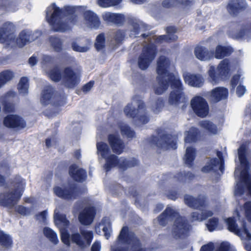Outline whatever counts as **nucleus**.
I'll return each mask as SVG.
<instances>
[{"label": "nucleus", "mask_w": 251, "mask_h": 251, "mask_svg": "<svg viewBox=\"0 0 251 251\" xmlns=\"http://www.w3.org/2000/svg\"><path fill=\"white\" fill-rule=\"evenodd\" d=\"M79 8L78 6L66 5L60 9L53 3L47 8L46 18L54 31L65 32L77 23L76 12Z\"/></svg>", "instance_id": "obj_1"}, {"label": "nucleus", "mask_w": 251, "mask_h": 251, "mask_svg": "<svg viewBox=\"0 0 251 251\" xmlns=\"http://www.w3.org/2000/svg\"><path fill=\"white\" fill-rule=\"evenodd\" d=\"M167 34L159 36L152 35L151 33H142L141 36L145 39L142 54L138 59L139 67L143 70H146L150 63L156 55V48L153 44H160L165 41L166 42L175 41L177 40V36L175 34L176 29L174 26H169L166 29Z\"/></svg>", "instance_id": "obj_2"}, {"label": "nucleus", "mask_w": 251, "mask_h": 251, "mask_svg": "<svg viewBox=\"0 0 251 251\" xmlns=\"http://www.w3.org/2000/svg\"><path fill=\"white\" fill-rule=\"evenodd\" d=\"M249 143L243 144L238 150V158L240 162L242 170L236 168L234 171L235 177L236 179V186L234 194L236 196H241L248 189L251 195V178L249 177L248 162L246 157V151Z\"/></svg>", "instance_id": "obj_3"}, {"label": "nucleus", "mask_w": 251, "mask_h": 251, "mask_svg": "<svg viewBox=\"0 0 251 251\" xmlns=\"http://www.w3.org/2000/svg\"><path fill=\"white\" fill-rule=\"evenodd\" d=\"M174 220L175 222L172 230V236L176 239L184 238L190 229V226L187 220L184 217L180 216L175 209L167 207L158 219L159 224L163 226Z\"/></svg>", "instance_id": "obj_4"}, {"label": "nucleus", "mask_w": 251, "mask_h": 251, "mask_svg": "<svg viewBox=\"0 0 251 251\" xmlns=\"http://www.w3.org/2000/svg\"><path fill=\"white\" fill-rule=\"evenodd\" d=\"M116 244L111 246V251H145L133 232L129 231L126 226L122 228Z\"/></svg>", "instance_id": "obj_5"}, {"label": "nucleus", "mask_w": 251, "mask_h": 251, "mask_svg": "<svg viewBox=\"0 0 251 251\" xmlns=\"http://www.w3.org/2000/svg\"><path fill=\"white\" fill-rule=\"evenodd\" d=\"M170 65V62L168 58L164 56L159 57L156 68L158 84L154 87V92L157 95L162 94L167 90L170 84L172 86L173 81L169 77L175 75L169 72Z\"/></svg>", "instance_id": "obj_6"}, {"label": "nucleus", "mask_w": 251, "mask_h": 251, "mask_svg": "<svg viewBox=\"0 0 251 251\" xmlns=\"http://www.w3.org/2000/svg\"><path fill=\"white\" fill-rule=\"evenodd\" d=\"M124 113L127 117L135 119V122L138 125L146 124L149 120L146 105L139 96L133 97L132 101L125 107Z\"/></svg>", "instance_id": "obj_7"}, {"label": "nucleus", "mask_w": 251, "mask_h": 251, "mask_svg": "<svg viewBox=\"0 0 251 251\" xmlns=\"http://www.w3.org/2000/svg\"><path fill=\"white\" fill-rule=\"evenodd\" d=\"M18 179L19 181L15 184L14 190L5 192L0 196V205L12 208L20 200L25 183L21 178Z\"/></svg>", "instance_id": "obj_8"}, {"label": "nucleus", "mask_w": 251, "mask_h": 251, "mask_svg": "<svg viewBox=\"0 0 251 251\" xmlns=\"http://www.w3.org/2000/svg\"><path fill=\"white\" fill-rule=\"evenodd\" d=\"M173 82L172 83L173 90L171 92L169 98L168 102L170 105L178 106L182 104V108L186 106L187 99L184 92L182 84L180 79L176 76H170L169 77Z\"/></svg>", "instance_id": "obj_9"}, {"label": "nucleus", "mask_w": 251, "mask_h": 251, "mask_svg": "<svg viewBox=\"0 0 251 251\" xmlns=\"http://www.w3.org/2000/svg\"><path fill=\"white\" fill-rule=\"evenodd\" d=\"M105 163L103 165V168L106 172H108L112 168L117 166L120 169L125 170L128 167H132L138 164V161L134 158L127 160L124 157L119 158L114 154H110L104 158Z\"/></svg>", "instance_id": "obj_10"}, {"label": "nucleus", "mask_w": 251, "mask_h": 251, "mask_svg": "<svg viewBox=\"0 0 251 251\" xmlns=\"http://www.w3.org/2000/svg\"><path fill=\"white\" fill-rule=\"evenodd\" d=\"M229 70V60L226 59L220 62L216 70L214 66H211L208 72L210 82L213 84H217L221 78L227 76Z\"/></svg>", "instance_id": "obj_11"}, {"label": "nucleus", "mask_w": 251, "mask_h": 251, "mask_svg": "<svg viewBox=\"0 0 251 251\" xmlns=\"http://www.w3.org/2000/svg\"><path fill=\"white\" fill-rule=\"evenodd\" d=\"M54 220L55 225L60 229L62 242L67 246H70V234L66 228L69 226V221L64 214H60L57 209H55L54 213Z\"/></svg>", "instance_id": "obj_12"}, {"label": "nucleus", "mask_w": 251, "mask_h": 251, "mask_svg": "<svg viewBox=\"0 0 251 251\" xmlns=\"http://www.w3.org/2000/svg\"><path fill=\"white\" fill-rule=\"evenodd\" d=\"M176 138L175 136L163 133L158 134V137H153L151 144L164 150L170 148L176 149Z\"/></svg>", "instance_id": "obj_13"}, {"label": "nucleus", "mask_w": 251, "mask_h": 251, "mask_svg": "<svg viewBox=\"0 0 251 251\" xmlns=\"http://www.w3.org/2000/svg\"><path fill=\"white\" fill-rule=\"evenodd\" d=\"M66 98L64 96L61 98L59 97L53 93V89L50 86L45 87L43 91L41 102L44 105H46L49 103L57 105H62L65 103Z\"/></svg>", "instance_id": "obj_14"}, {"label": "nucleus", "mask_w": 251, "mask_h": 251, "mask_svg": "<svg viewBox=\"0 0 251 251\" xmlns=\"http://www.w3.org/2000/svg\"><path fill=\"white\" fill-rule=\"evenodd\" d=\"M15 27L10 22L4 23L0 27V43H5L12 47L15 45L14 31Z\"/></svg>", "instance_id": "obj_15"}, {"label": "nucleus", "mask_w": 251, "mask_h": 251, "mask_svg": "<svg viewBox=\"0 0 251 251\" xmlns=\"http://www.w3.org/2000/svg\"><path fill=\"white\" fill-rule=\"evenodd\" d=\"M228 229L233 232L234 234L240 236L241 238H245L247 240H251V234L249 232L246 227L245 223L244 221H240L241 227H239L236 223L235 218H229L226 219Z\"/></svg>", "instance_id": "obj_16"}, {"label": "nucleus", "mask_w": 251, "mask_h": 251, "mask_svg": "<svg viewBox=\"0 0 251 251\" xmlns=\"http://www.w3.org/2000/svg\"><path fill=\"white\" fill-rule=\"evenodd\" d=\"M93 238V233L91 231L81 230L80 234L74 233L70 235V240L73 243L76 244L79 247L84 248L90 245Z\"/></svg>", "instance_id": "obj_17"}, {"label": "nucleus", "mask_w": 251, "mask_h": 251, "mask_svg": "<svg viewBox=\"0 0 251 251\" xmlns=\"http://www.w3.org/2000/svg\"><path fill=\"white\" fill-rule=\"evenodd\" d=\"M80 75L79 73L74 72L71 68H66L63 72L62 82L68 88H73L80 81Z\"/></svg>", "instance_id": "obj_18"}, {"label": "nucleus", "mask_w": 251, "mask_h": 251, "mask_svg": "<svg viewBox=\"0 0 251 251\" xmlns=\"http://www.w3.org/2000/svg\"><path fill=\"white\" fill-rule=\"evenodd\" d=\"M191 106L195 113L199 117H204L208 113L209 107L206 101L202 97L196 96L191 100Z\"/></svg>", "instance_id": "obj_19"}, {"label": "nucleus", "mask_w": 251, "mask_h": 251, "mask_svg": "<svg viewBox=\"0 0 251 251\" xmlns=\"http://www.w3.org/2000/svg\"><path fill=\"white\" fill-rule=\"evenodd\" d=\"M41 32L39 31H32L25 29L22 30L19 34V37L16 39L15 44L20 48L23 47L26 44L33 42L40 37Z\"/></svg>", "instance_id": "obj_20"}, {"label": "nucleus", "mask_w": 251, "mask_h": 251, "mask_svg": "<svg viewBox=\"0 0 251 251\" xmlns=\"http://www.w3.org/2000/svg\"><path fill=\"white\" fill-rule=\"evenodd\" d=\"M53 190L56 196L65 200H75L77 196L76 190L72 186H55Z\"/></svg>", "instance_id": "obj_21"}, {"label": "nucleus", "mask_w": 251, "mask_h": 251, "mask_svg": "<svg viewBox=\"0 0 251 251\" xmlns=\"http://www.w3.org/2000/svg\"><path fill=\"white\" fill-rule=\"evenodd\" d=\"M184 203L189 207L201 210L206 205V198L204 195H200L197 198L186 195L184 197Z\"/></svg>", "instance_id": "obj_22"}, {"label": "nucleus", "mask_w": 251, "mask_h": 251, "mask_svg": "<svg viewBox=\"0 0 251 251\" xmlns=\"http://www.w3.org/2000/svg\"><path fill=\"white\" fill-rule=\"evenodd\" d=\"M217 158L211 160L208 165L202 168L201 171L203 172L208 173L211 171L217 172L218 170H220L222 174L223 173L224 167L222 153L221 151H217Z\"/></svg>", "instance_id": "obj_23"}, {"label": "nucleus", "mask_w": 251, "mask_h": 251, "mask_svg": "<svg viewBox=\"0 0 251 251\" xmlns=\"http://www.w3.org/2000/svg\"><path fill=\"white\" fill-rule=\"evenodd\" d=\"M84 24L90 29H98L101 25L99 16L91 10H86L83 13Z\"/></svg>", "instance_id": "obj_24"}, {"label": "nucleus", "mask_w": 251, "mask_h": 251, "mask_svg": "<svg viewBox=\"0 0 251 251\" xmlns=\"http://www.w3.org/2000/svg\"><path fill=\"white\" fill-rule=\"evenodd\" d=\"M129 36L136 37L140 33L145 32L147 26L140 20L136 18H131L128 20Z\"/></svg>", "instance_id": "obj_25"}, {"label": "nucleus", "mask_w": 251, "mask_h": 251, "mask_svg": "<svg viewBox=\"0 0 251 251\" xmlns=\"http://www.w3.org/2000/svg\"><path fill=\"white\" fill-rule=\"evenodd\" d=\"M4 125L9 128L21 129L25 126V121L17 115H8L3 120Z\"/></svg>", "instance_id": "obj_26"}, {"label": "nucleus", "mask_w": 251, "mask_h": 251, "mask_svg": "<svg viewBox=\"0 0 251 251\" xmlns=\"http://www.w3.org/2000/svg\"><path fill=\"white\" fill-rule=\"evenodd\" d=\"M246 8V3L244 0H230L226 6L228 12L231 15H236Z\"/></svg>", "instance_id": "obj_27"}, {"label": "nucleus", "mask_w": 251, "mask_h": 251, "mask_svg": "<svg viewBox=\"0 0 251 251\" xmlns=\"http://www.w3.org/2000/svg\"><path fill=\"white\" fill-rule=\"evenodd\" d=\"M95 210L93 207H86L81 211L79 215L78 219L80 222L84 225H90L95 216Z\"/></svg>", "instance_id": "obj_28"}, {"label": "nucleus", "mask_w": 251, "mask_h": 251, "mask_svg": "<svg viewBox=\"0 0 251 251\" xmlns=\"http://www.w3.org/2000/svg\"><path fill=\"white\" fill-rule=\"evenodd\" d=\"M108 141L114 152L120 154L123 151L124 143L118 135H109Z\"/></svg>", "instance_id": "obj_29"}, {"label": "nucleus", "mask_w": 251, "mask_h": 251, "mask_svg": "<svg viewBox=\"0 0 251 251\" xmlns=\"http://www.w3.org/2000/svg\"><path fill=\"white\" fill-rule=\"evenodd\" d=\"M183 76L185 82L190 86L200 87L203 84V78L200 75H192L188 73H184Z\"/></svg>", "instance_id": "obj_30"}, {"label": "nucleus", "mask_w": 251, "mask_h": 251, "mask_svg": "<svg viewBox=\"0 0 251 251\" xmlns=\"http://www.w3.org/2000/svg\"><path fill=\"white\" fill-rule=\"evenodd\" d=\"M228 90L224 87H218L213 89L210 94V100L213 102H217L222 100L226 99Z\"/></svg>", "instance_id": "obj_31"}, {"label": "nucleus", "mask_w": 251, "mask_h": 251, "mask_svg": "<svg viewBox=\"0 0 251 251\" xmlns=\"http://www.w3.org/2000/svg\"><path fill=\"white\" fill-rule=\"evenodd\" d=\"M101 17L103 21L110 24L121 25L125 21L124 15L121 14L107 12L102 14Z\"/></svg>", "instance_id": "obj_32"}, {"label": "nucleus", "mask_w": 251, "mask_h": 251, "mask_svg": "<svg viewBox=\"0 0 251 251\" xmlns=\"http://www.w3.org/2000/svg\"><path fill=\"white\" fill-rule=\"evenodd\" d=\"M16 93L13 91L7 92L3 98V110L5 112H12L15 109V106L13 103V99L16 97Z\"/></svg>", "instance_id": "obj_33"}, {"label": "nucleus", "mask_w": 251, "mask_h": 251, "mask_svg": "<svg viewBox=\"0 0 251 251\" xmlns=\"http://www.w3.org/2000/svg\"><path fill=\"white\" fill-rule=\"evenodd\" d=\"M69 173L74 179L79 182L84 181L87 176L85 171L79 168L75 165H73L70 167Z\"/></svg>", "instance_id": "obj_34"}, {"label": "nucleus", "mask_w": 251, "mask_h": 251, "mask_svg": "<svg viewBox=\"0 0 251 251\" xmlns=\"http://www.w3.org/2000/svg\"><path fill=\"white\" fill-rule=\"evenodd\" d=\"M194 53L196 58L201 61L209 60L213 56V53L209 51L206 48L202 46H197L196 47Z\"/></svg>", "instance_id": "obj_35"}, {"label": "nucleus", "mask_w": 251, "mask_h": 251, "mask_svg": "<svg viewBox=\"0 0 251 251\" xmlns=\"http://www.w3.org/2000/svg\"><path fill=\"white\" fill-rule=\"evenodd\" d=\"M232 52L233 50L230 47L218 45L216 48L214 56L217 59H222L225 56L229 55Z\"/></svg>", "instance_id": "obj_36"}, {"label": "nucleus", "mask_w": 251, "mask_h": 251, "mask_svg": "<svg viewBox=\"0 0 251 251\" xmlns=\"http://www.w3.org/2000/svg\"><path fill=\"white\" fill-rule=\"evenodd\" d=\"M97 153L105 158L110 154V150L106 143L100 142L97 143Z\"/></svg>", "instance_id": "obj_37"}, {"label": "nucleus", "mask_w": 251, "mask_h": 251, "mask_svg": "<svg viewBox=\"0 0 251 251\" xmlns=\"http://www.w3.org/2000/svg\"><path fill=\"white\" fill-rule=\"evenodd\" d=\"M44 235L50 242L54 245H56L58 242L57 234L51 228L45 227L43 229Z\"/></svg>", "instance_id": "obj_38"}, {"label": "nucleus", "mask_w": 251, "mask_h": 251, "mask_svg": "<svg viewBox=\"0 0 251 251\" xmlns=\"http://www.w3.org/2000/svg\"><path fill=\"white\" fill-rule=\"evenodd\" d=\"M119 127L122 135H125L126 137L130 138L135 137V133L134 131L126 124L120 123L119 124Z\"/></svg>", "instance_id": "obj_39"}, {"label": "nucleus", "mask_w": 251, "mask_h": 251, "mask_svg": "<svg viewBox=\"0 0 251 251\" xmlns=\"http://www.w3.org/2000/svg\"><path fill=\"white\" fill-rule=\"evenodd\" d=\"M14 77V73L10 70H6L0 73V88L10 81Z\"/></svg>", "instance_id": "obj_40"}, {"label": "nucleus", "mask_w": 251, "mask_h": 251, "mask_svg": "<svg viewBox=\"0 0 251 251\" xmlns=\"http://www.w3.org/2000/svg\"><path fill=\"white\" fill-rule=\"evenodd\" d=\"M189 2V0H164L162 1V5L165 8H170L180 4L188 5Z\"/></svg>", "instance_id": "obj_41"}, {"label": "nucleus", "mask_w": 251, "mask_h": 251, "mask_svg": "<svg viewBox=\"0 0 251 251\" xmlns=\"http://www.w3.org/2000/svg\"><path fill=\"white\" fill-rule=\"evenodd\" d=\"M195 157V150L193 148L187 147L185 154V163L189 167L192 166V162Z\"/></svg>", "instance_id": "obj_42"}, {"label": "nucleus", "mask_w": 251, "mask_h": 251, "mask_svg": "<svg viewBox=\"0 0 251 251\" xmlns=\"http://www.w3.org/2000/svg\"><path fill=\"white\" fill-rule=\"evenodd\" d=\"M28 87L27 78L26 77H22L18 85V89L19 93L24 95L27 94L28 93Z\"/></svg>", "instance_id": "obj_43"}, {"label": "nucleus", "mask_w": 251, "mask_h": 251, "mask_svg": "<svg viewBox=\"0 0 251 251\" xmlns=\"http://www.w3.org/2000/svg\"><path fill=\"white\" fill-rule=\"evenodd\" d=\"M198 129L195 127L191 128L188 131L185 132V143H192L195 142L198 135Z\"/></svg>", "instance_id": "obj_44"}, {"label": "nucleus", "mask_w": 251, "mask_h": 251, "mask_svg": "<svg viewBox=\"0 0 251 251\" xmlns=\"http://www.w3.org/2000/svg\"><path fill=\"white\" fill-rule=\"evenodd\" d=\"M47 74L49 77L53 81L58 82L61 80L62 75L57 67L52 68Z\"/></svg>", "instance_id": "obj_45"}, {"label": "nucleus", "mask_w": 251, "mask_h": 251, "mask_svg": "<svg viewBox=\"0 0 251 251\" xmlns=\"http://www.w3.org/2000/svg\"><path fill=\"white\" fill-rule=\"evenodd\" d=\"M199 125L201 127L206 129L213 134H216L217 132L216 126L210 121L203 120L200 122Z\"/></svg>", "instance_id": "obj_46"}, {"label": "nucleus", "mask_w": 251, "mask_h": 251, "mask_svg": "<svg viewBox=\"0 0 251 251\" xmlns=\"http://www.w3.org/2000/svg\"><path fill=\"white\" fill-rule=\"evenodd\" d=\"M51 46L56 51H60L62 49L63 41L59 38L51 36L50 38Z\"/></svg>", "instance_id": "obj_47"}, {"label": "nucleus", "mask_w": 251, "mask_h": 251, "mask_svg": "<svg viewBox=\"0 0 251 251\" xmlns=\"http://www.w3.org/2000/svg\"><path fill=\"white\" fill-rule=\"evenodd\" d=\"M12 242L11 238L8 235L0 231V244L5 248L10 247Z\"/></svg>", "instance_id": "obj_48"}, {"label": "nucleus", "mask_w": 251, "mask_h": 251, "mask_svg": "<svg viewBox=\"0 0 251 251\" xmlns=\"http://www.w3.org/2000/svg\"><path fill=\"white\" fill-rule=\"evenodd\" d=\"M164 106V101L161 98H158L156 100L152 102L151 104V110L155 113L159 112Z\"/></svg>", "instance_id": "obj_49"}, {"label": "nucleus", "mask_w": 251, "mask_h": 251, "mask_svg": "<svg viewBox=\"0 0 251 251\" xmlns=\"http://www.w3.org/2000/svg\"><path fill=\"white\" fill-rule=\"evenodd\" d=\"M101 226H102V230L104 233V236L108 239L110 235L111 227L109 225V220L107 218H105L102 221V224H100Z\"/></svg>", "instance_id": "obj_50"}, {"label": "nucleus", "mask_w": 251, "mask_h": 251, "mask_svg": "<svg viewBox=\"0 0 251 251\" xmlns=\"http://www.w3.org/2000/svg\"><path fill=\"white\" fill-rule=\"evenodd\" d=\"M194 177V175L189 172L187 174L185 173H180L177 174V176H175L177 180L182 182H186L187 180H190L192 179Z\"/></svg>", "instance_id": "obj_51"}, {"label": "nucleus", "mask_w": 251, "mask_h": 251, "mask_svg": "<svg viewBox=\"0 0 251 251\" xmlns=\"http://www.w3.org/2000/svg\"><path fill=\"white\" fill-rule=\"evenodd\" d=\"M105 45V37L104 34H99L96 38V42L95 44V47L98 50L103 48Z\"/></svg>", "instance_id": "obj_52"}, {"label": "nucleus", "mask_w": 251, "mask_h": 251, "mask_svg": "<svg viewBox=\"0 0 251 251\" xmlns=\"http://www.w3.org/2000/svg\"><path fill=\"white\" fill-rule=\"evenodd\" d=\"M218 225V219L216 218H212L208 220L206 224V227L209 231L215 230Z\"/></svg>", "instance_id": "obj_53"}, {"label": "nucleus", "mask_w": 251, "mask_h": 251, "mask_svg": "<svg viewBox=\"0 0 251 251\" xmlns=\"http://www.w3.org/2000/svg\"><path fill=\"white\" fill-rule=\"evenodd\" d=\"M33 209L32 207L27 208L22 205H18L15 207V210L20 214L24 216L30 214Z\"/></svg>", "instance_id": "obj_54"}, {"label": "nucleus", "mask_w": 251, "mask_h": 251, "mask_svg": "<svg viewBox=\"0 0 251 251\" xmlns=\"http://www.w3.org/2000/svg\"><path fill=\"white\" fill-rule=\"evenodd\" d=\"M72 48L74 50L81 52H86L89 50V47L88 46H80L76 42H73L72 43Z\"/></svg>", "instance_id": "obj_55"}, {"label": "nucleus", "mask_w": 251, "mask_h": 251, "mask_svg": "<svg viewBox=\"0 0 251 251\" xmlns=\"http://www.w3.org/2000/svg\"><path fill=\"white\" fill-rule=\"evenodd\" d=\"M125 37V32L121 30H118L116 32L114 36V41L117 44H120L124 39Z\"/></svg>", "instance_id": "obj_56"}, {"label": "nucleus", "mask_w": 251, "mask_h": 251, "mask_svg": "<svg viewBox=\"0 0 251 251\" xmlns=\"http://www.w3.org/2000/svg\"><path fill=\"white\" fill-rule=\"evenodd\" d=\"M244 208L246 218L251 222V201L246 202L244 205Z\"/></svg>", "instance_id": "obj_57"}, {"label": "nucleus", "mask_w": 251, "mask_h": 251, "mask_svg": "<svg viewBox=\"0 0 251 251\" xmlns=\"http://www.w3.org/2000/svg\"><path fill=\"white\" fill-rule=\"evenodd\" d=\"M97 4L102 8H107L113 6L110 0H97Z\"/></svg>", "instance_id": "obj_58"}, {"label": "nucleus", "mask_w": 251, "mask_h": 251, "mask_svg": "<svg viewBox=\"0 0 251 251\" xmlns=\"http://www.w3.org/2000/svg\"><path fill=\"white\" fill-rule=\"evenodd\" d=\"M191 220L192 222L203 221L202 213L200 214L198 212H193L191 215Z\"/></svg>", "instance_id": "obj_59"}, {"label": "nucleus", "mask_w": 251, "mask_h": 251, "mask_svg": "<svg viewBox=\"0 0 251 251\" xmlns=\"http://www.w3.org/2000/svg\"><path fill=\"white\" fill-rule=\"evenodd\" d=\"M47 214V210L43 211L40 214H37L35 216L36 220L38 221L40 223H45L46 220Z\"/></svg>", "instance_id": "obj_60"}, {"label": "nucleus", "mask_w": 251, "mask_h": 251, "mask_svg": "<svg viewBox=\"0 0 251 251\" xmlns=\"http://www.w3.org/2000/svg\"><path fill=\"white\" fill-rule=\"evenodd\" d=\"M214 250L213 244L210 243L201 247V251H213Z\"/></svg>", "instance_id": "obj_61"}, {"label": "nucleus", "mask_w": 251, "mask_h": 251, "mask_svg": "<svg viewBox=\"0 0 251 251\" xmlns=\"http://www.w3.org/2000/svg\"><path fill=\"white\" fill-rule=\"evenodd\" d=\"M240 75H234L231 80V84L233 88H234L238 83L240 80Z\"/></svg>", "instance_id": "obj_62"}, {"label": "nucleus", "mask_w": 251, "mask_h": 251, "mask_svg": "<svg viewBox=\"0 0 251 251\" xmlns=\"http://www.w3.org/2000/svg\"><path fill=\"white\" fill-rule=\"evenodd\" d=\"M246 91V89L244 86L239 85L236 89V93L239 97L242 96Z\"/></svg>", "instance_id": "obj_63"}, {"label": "nucleus", "mask_w": 251, "mask_h": 251, "mask_svg": "<svg viewBox=\"0 0 251 251\" xmlns=\"http://www.w3.org/2000/svg\"><path fill=\"white\" fill-rule=\"evenodd\" d=\"M229 245L227 243H222L216 251H228Z\"/></svg>", "instance_id": "obj_64"}]
</instances>
